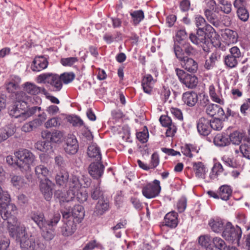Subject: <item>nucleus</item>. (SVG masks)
Instances as JSON below:
<instances>
[{
  "mask_svg": "<svg viewBox=\"0 0 250 250\" xmlns=\"http://www.w3.org/2000/svg\"><path fill=\"white\" fill-rule=\"evenodd\" d=\"M238 34L236 31L227 29L225 30L224 34V40L228 44L237 42L238 41Z\"/></svg>",
  "mask_w": 250,
  "mask_h": 250,
  "instance_id": "36",
  "label": "nucleus"
},
{
  "mask_svg": "<svg viewBox=\"0 0 250 250\" xmlns=\"http://www.w3.org/2000/svg\"><path fill=\"white\" fill-rule=\"evenodd\" d=\"M180 46L183 49V51L185 53V55H187L188 56H190V55L193 54L195 52L194 48L187 41L180 44Z\"/></svg>",
  "mask_w": 250,
  "mask_h": 250,
  "instance_id": "52",
  "label": "nucleus"
},
{
  "mask_svg": "<svg viewBox=\"0 0 250 250\" xmlns=\"http://www.w3.org/2000/svg\"><path fill=\"white\" fill-rule=\"evenodd\" d=\"M224 164L232 168H238L240 165L235 160L229 157H224L222 158Z\"/></svg>",
  "mask_w": 250,
  "mask_h": 250,
  "instance_id": "56",
  "label": "nucleus"
},
{
  "mask_svg": "<svg viewBox=\"0 0 250 250\" xmlns=\"http://www.w3.org/2000/svg\"><path fill=\"white\" fill-rule=\"evenodd\" d=\"M223 127V123L222 121L217 118H215L212 121H210V129L215 130H220Z\"/></svg>",
  "mask_w": 250,
  "mask_h": 250,
  "instance_id": "60",
  "label": "nucleus"
},
{
  "mask_svg": "<svg viewBox=\"0 0 250 250\" xmlns=\"http://www.w3.org/2000/svg\"><path fill=\"white\" fill-rule=\"evenodd\" d=\"M239 149L243 157L250 159V146L248 144H242L240 147Z\"/></svg>",
  "mask_w": 250,
  "mask_h": 250,
  "instance_id": "61",
  "label": "nucleus"
},
{
  "mask_svg": "<svg viewBox=\"0 0 250 250\" xmlns=\"http://www.w3.org/2000/svg\"><path fill=\"white\" fill-rule=\"evenodd\" d=\"M173 51L182 67L187 71L194 73L198 69V63L193 59L185 55L183 49L179 45H175Z\"/></svg>",
  "mask_w": 250,
  "mask_h": 250,
  "instance_id": "6",
  "label": "nucleus"
},
{
  "mask_svg": "<svg viewBox=\"0 0 250 250\" xmlns=\"http://www.w3.org/2000/svg\"><path fill=\"white\" fill-rule=\"evenodd\" d=\"M42 136L52 143L60 144L63 141L64 134L63 131L59 130H54L52 132L44 130L42 132Z\"/></svg>",
  "mask_w": 250,
  "mask_h": 250,
  "instance_id": "15",
  "label": "nucleus"
},
{
  "mask_svg": "<svg viewBox=\"0 0 250 250\" xmlns=\"http://www.w3.org/2000/svg\"><path fill=\"white\" fill-rule=\"evenodd\" d=\"M207 30H202L201 28L197 29L196 35L191 33L189 35V39L194 44L197 45L206 44L208 40L206 37Z\"/></svg>",
  "mask_w": 250,
  "mask_h": 250,
  "instance_id": "19",
  "label": "nucleus"
},
{
  "mask_svg": "<svg viewBox=\"0 0 250 250\" xmlns=\"http://www.w3.org/2000/svg\"><path fill=\"white\" fill-rule=\"evenodd\" d=\"M188 37V36L185 28L178 29L176 33L173 47L175 45L180 46V44L187 41Z\"/></svg>",
  "mask_w": 250,
  "mask_h": 250,
  "instance_id": "39",
  "label": "nucleus"
},
{
  "mask_svg": "<svg viewBox=\"0 0 250 250\" xmlns=\"http://www.w3.org/2000/svg\"><path fill=\"white\" fill-rule=\"evenodd\" d=\"M62 124L61 118L59 116H52L44 123V126L46 128L57 127L61 125Z\"/></svg>",
  "mask_w": 250,
  "mask_h": 250,
  "instance_id": "44",
  "label": "nucleus"
},
{
  "mask_svg": "<svg viewBox=\"0 0 250 250\" xmlns=\"http://www.w3.org/2000/svg\"><path fill=\"white\" fill-rule=\"evenodd\" d=\"M69 212L71 215L70 219L75 220V221L78 223L81 222L84 216V208L82 206L80 205L75 206L71 211Z\"/></svg>",
  "mask_w": 250,
  "mask_h": 250,
  "instance_id": "28",
  "label": "nucleus"
},
{
  "mask_svg": "<svg viewBox=\"0 0 250 250\" xmlns=\"http://www.w3.org/2000/svg\"><path fill=\"white\" fill-rule=\"evenodd\" d=\"M10 183L14 188L18 190L22 189L28 185L26 180L23 176L16 174L10 175Z\"/></svg>",
  "mask_w": 250,
  "mask_h": 250,
  "instance_id": "23",
  "label": "nucleus"
},
{
  "mask_svg": "<svg viewBox=\"0 0 250 250\" xmlns=\"http://www.w3.org/2000/svg\"><path fill=\"white\" fill-rule=\"evenodd\" d=\"M87 154L89 157L94 158L98 161L101 160L102 155L100 149L96 144H91L88 146Z\"/></svg>",
  "mask_w": 250,
  "mask_h": 250,
  "instance_id": "37",
  "label": "nucleus"
},
{
  "mask_svg": "<svg viewBox=\"0 0 250 250\" xmlns=\"http://www.w3.org/2000/svg\"><path fill=\"white\" fill-rule=\"evenodd\" d=\"M104 171V166L100 162L92 163L88 167L89 174L94 179H98L102 177Z\"/></svg>",
  "mask_w": 250,
  "mask_h": 250,
  "instance_id": "22",
  "label": "nucleus"
},
{
  "mask_svg": "<svg viewBox=\"0 0 250 250\" xmlns=\"http://www.w3.org/2000/svg\"><path fill=\"white\" fill-rule=\"evenodd\" d=\"M211 239L209 236L208 235H201L198 238L199 244L203 247L207 248L210 245Z\"/></svg>",
  "mask_w": 250,
  "mask_h": 250,
  "instance_id": "58",
  "label": "nucleus"
},
{
  "mask_svg": "<svg viewBox=\"0 0 250 250\" xmlns=\"http://www.w3.org/2000/svg\"><path fill=\"white\" fill-rule=\"evenodd\" d=\"M48 62L43 56H38L35 58L31 65V69L33 71H40L47 67Z\"/></svg>",
  "mask_w": 250,
  "mask_h": 250,
  "instance_id": "26",
  "label": "nucleus"
},
{
  "mask_svg": "<svg viewBox=\"0 0 250 250\" xmlns=\"http://www.w3.org/2000/svg\"><path fill=\"white\" fill-rule=\"evenodd\" d=\"M193 169L195 176L198 178L204 179L205 178L208 169L203 163L201 162L193 163Z\"/></svg>",
  "mask_w": 250,
  "mask_h": 250,
  "instance_id": "33",
  "label": "nucleus"
},
{
  "mask_svg": "<svg viewBox=\"0 0 250 250\" xmlns=\"http://www.w3.org/2000/svg\"><path fill=\"white\" fill-rule=\"evenodd\" d=\"M208 97L205 96L203 97L200 102L202 106L206 107L207 114L211 117L216 116L218 118H223L225 112L223 108L215 104H208Z\"/></svg>",
  "mask_w": 250,
  "mask_h": 250,
  "instance_id": "12",
  "label": "nucleus"
},
{
  "mask_svg": "<svg viewBox=\"0 0 250 250\" xmlns=\"http://www.w3.org/2000/svg\"><path fill=\"white\" fill-rule=\"evenodd\" d=\"M131 17L132 24L137 25L144 20L145 18L144 13L142 10H135L130 12Z\"/></svg>",
  "mask_w": 250,
  "mask_h": 250,
  "instance_id": "43",
  "label": "nucleus"
},
{
  "mask_svg": "<svg viewBox=\"0 0 250 250\" xmlns=\"http://www.w3.org/2000/svg\"><path fill=\"white\" fill-rule=\"evenodd\" d=\"M69 179V174L67 171H62L57 174L55 177L56 183L61 187H66Z\"/></svg>",
  "mask_w": 250,
  "mask_h": 250,
  "instance_id": "38",
  "label": "nucleus"
},
{
  "mask_svg": "<svg viewBox=\"0 0 250 250\" xmlns=\"http://www.w3.org/2000/svg\"><path fill=\"white\" fill-rule=\"evenodd\" d=\"M21 79L15 75L10 77L6 83V88L8 92L14 94L20 89Z\"/></svg>",
  "mask_w": 250,
  "mask_h": 250,
  "instance_id": "21",
  "label": "nucleus"
},
{
  "mask_svg": "<svg viewBox=\"0 0 250 250\" xmlns=\"http://www.w3.org/2000/svg\"><path fill=\"white\" fill-rule=\"evenodd\" d=\"M240 111L241 114L244 116L248 115L249 111H250V98L245 99L243 103L241 105Z\"/></svg>",
  "mask_w": 250,
  "mask_h": 250,
  "instance_id": "53",
  "label": "nucleus"
},
{
  "mask_svg": "<svg viewBox=\"0 0 250 250\" xmlns=\"http://www.w3.org/2000/svg\"><path fill=\"white\" fill-rule=\"evenodd\" d=\"M10 99L12 101L23 104V105L28 106V102L30 101L31 97L27 95L25 92L18 91L14 94H11Z\"/></svg>",
  "mask_w": 250,
  "mask_h": 250,
  "instance_id": "27",
  "label": "nucleus"
},
{
  "mask_svg": "<svg viewBox=\"0 0 250 250\" xmlns=\"http://www.w3.org/2000/svg\"><path fill=\"white\" fill-rule=\"evenodd\" d=\"M224 170L223 166L219 163H215L211 169L210 177L212 179H215L218 175L223 172Z\"/></svg>",
  "mask_w": 250,
  "mask_h": 250,
  "instance_id": "50",
  "label": "nucleus"
},
{
  "mask_svg": "<svg viewBox=\"0 0 250 250\" xmlns=\"http://www.w3.org/2000/svg\"><path fill=\"white\" fill-rule=\"evenodd\" d=\"M52 182L48 179L42 180L40 181V189L45 199L50 201L52 198Z\"/></svg>",
  "mask_w": 250,
  "mask_h": 250,
  "instance_id": "17",
  "label": "nucleus"
},
{
  "mask_svg": "<svg viewBox=\"0 0 250 250\" xmlns=\"http://www.w3.org/2000/svg\"><path fill=\"white\" fill-rule=\"evenodd\" d=\"M154 83L155 81L151 75L147 74L145 76L142 82V85L144 92L148 94L150 93Z\"/></svg>",
  "mask_w": 250,
  "mask_h": 250,
  "instance_id": "34",
  "label": "nucleus"
},
{
  "mask_svg": "<svg viewBox=\"0 0 250 250\" xmlns=\"http://www.w3.org/2000/svg\"><path fill=\"white\" fill-rule=\"evenodd\" d=\"M216 5V10H220L225 14H228L231 11V3L227 0H219L218 3Z\"/></svg>",
  "mask_w": 250,
  "mask_h": 250,
  "instance_id": "42",
  "label": "nucleus"
},
{
  "mask_svg": "<svg viewBox=\"0 0 250 250\" xmlns=\"http://www.w3.org/2000/svg\"><path fill=\"white\" fill-rule=\"evenodd\" d=\"M175 71L179 81L186 87L193 89L197 86L198 80L195 75L188 74L178 68H175Z\"/></svg>",
  "mask_w": 250,
  "mask_h": 250,
  "instance_id": "11",
  "label": "nucleus"
},
{
  "mask_svg": "<svg viewBox=\"0 0 250 250\" xmlns=\"http://www.w3.org/2000/svg\"><path fill=\"white\" fill-rule=\"evenodd\" d=\"M229 53L228 54L232 57L239 60L242 57V53L239 48L236 46H233L229 49Z\"/></svg>",
  "mask_w": 250,
  "mask_h": 250,
  "instance_id": "55",
  "label": "nucleus"
},
{
  "mask_svg": "<svg viewBox=\"0 0 250 250\" xmlns=\"http://www.w3.org/2000/svg\"><path fill=\"white\" fill-rule=\"evenodd\" d=\"M37 126L36 125V121H31L25 124L21 127V130L25 132L31 131L34 127Z\"/></svg>",
  "mask_w": 250,
  "mask_h": 250,
  "instance_id": "64",
  "label": "nucleus"
},
{
  "mask_svg": "<svg viewBox=\"0 0 250 250\" xmlns=\"http://www.w3.org/2000/svg\"><path fill=\"white\" fill-rule=\"evenodd\" d=\"M164 223L166 226L175 228L178 224L177 213L175 211L167 213L164 217Z\"/></svg>",
  "mask_w": 250,
  "mask_h": 250,
  "instance_id": "29",
  "label": "nucleus"
},
{
  "mask_svg": "<svg viewBox=\"0 0 250 250\" xmlns=\"http://www.w3.org/2000/svg\"><path fill=\"white\" fill-rule=\"evenodd\" d=\"M215 5L214 0H209L207 3L208 7L204 9V15L208 22L217 27L220 24V20L217 15L213 12Z\"/></svg>",
  "mask_w": 250,
  "mask_h": 250,
  "instance_id": "14",
  "label": "nucleus"
},
{
  "mask_svg": "<svg viewBox=\"0 0 250 250\" xmlns=\"http://www.w3.org/2000/svg\"><path fill=\"white\" fill-rule=\"evenodd\" d=\"M196 126L201 135L207 136L211 131L210 120L204 117H201L197 121Z\"/></svg>",
  "mask_w": 250,
  "mask_h": 250,
  "instance_id": "20",
  "label": "nucleus"
},
{
  "mask_svg": "<svg viewBox=\"0 0 250 250\" xmlns=\"http://www.w3.org/2000/svg\"><path fill=\"white\" fill-rule=\"evenodd\" d=\"M16 127L13 124H8L0 128V143L7 140L16 132Z\"/></svg>",
  "mask_w": 250,
  "mask_h": 250,
  "instance_id": "24",
  "label": "nucleus"
},
{
  "mask_svg": "<svg viewBox=\"0 0 250 250\" xmlns=\"http://www.w3.org/2000/svg\"><path fill=\"white\" fill-rule=\"evenodd\" d=\"M95 248L102 249V246L96 240H93L89 241L85 245L83 250H92Z\"/></svg>",
  "mask_w": 250,
  "mask_h": 250,
  "instance_id": "59",
  "label": "nucleus"
},
{
  "mask_svg": "<svg viewBox=\"0 0 250 250\" xmlns=\"http://www.w3.org/2000/svg\"><path fill=\"white\" fill-rule=\"evenodd\" d=\"M37 82L40 83L49 84L54 91H59L62 87V83L59 75L53 73H42L37 78Z\"/></svg>",
  "mask_w": 250,
  "mask_h": 250,
  "instance_id": "8",
  "label": "nucleus"
},
{
  "mask_svg": "<svg viewBox=\"0 0 250 250\" xmlns=\"http://www.w3.org/2000/svg\"><path fill=\"white\" fill-rule=\"evenodd\" d=\"M79 149V145L76 137L73 134H68L65 140V152L69 155L76 154Z\"/></svg>",
  "mask_w": 250,
  "mask_h": 250,
  "instance_id": "16",
  "label": "nucleus"
},
{
  "mask_svg": "<svg viewBox=\"0 0 250 250\" xmlns=\"http://www.w3.org/2000/svg\"><path fill=\"white\" fill-rule=\"evenodd\" d=\"M213 142L215 145L217 146H227L230 144V140H229V135L225 133L218 134L214 138Z\"/></svg>",
  "mask_w": 250,
  "mask_h": 250,
  "instance_id": "35",
  "label": "nucleus"
},
{
  "mask_svg": "<svg viewBox=\"0 0 250 250\" xmlns=\"http://www.w3.org/2000/svg\"><path fill=\"white\" fill-rule=\"evenodd\" d=\"M27 106L12 101L11 104L8 107V111L9 115L16 118H21L25 120L35 113L37 110L40 111L41 107L33 106L28 108Z\"/></svg>",
  "mask_w": 250,
  "mask_h": 250,
  "instance_id": "3",
  "label": "nucleus"
},
{
  "mask_svg": "<svg viewBox=\"0 0 250 250\" xmlns=\"http://www.w3.org/2000/svg\"><path fill=\"white\" fill-rule=\"evenodd\" d=\"M182 101L187 105L194 106L198 101V95L193 91L186 92L183 94Z\"/></svg>",
  "mask_w": 250,
  "mask_h": 250,
  "instance_id": "25",
  "label": "nucleus"
},
{
  "mask_svg": "<svg viewBox=\"0 0 250 250\" xmlns=\"http://www.w3.org/2000/svg\"><path fill=\"white\" fill-rule=\"evenodd\" d=\"M231 193L232 190L229 186L224 185L220 188L219 196L223 200H228L229 198Z\"/></svg>",
  "mask_w": 250,
  "mask_h": 250,
  "instance_id": "48",
  "label": "nucleus"
},
{
  "mask_svg": "<svg viewBox=\"0 0 250 250\" xmlns=\"http://www.w3.org/2000/svg\"><path fill=\"white\" fill-rule=\"evenodd\" d=\"M30 218L40 228L42 236L45 239L51 240L54 238L55 229L61 219L59 213H55L47 220L42 212L34 211L31 213Z\"/></svg>",
  "mask_w": 250,
  "mask_h": 250,
  "instance_id": "1",
  "label": "nucleus"
},
{
  "mask_svg": "<svg viewBox=\"0 0 250 250\" xmlns=\"http://www.w3.org/2000/svg\"><path fill=\"white\" fill-rule=\"evenodd\" d=\"M194 22L197 29H202L207 30L208 33H212L214 31V28L206 22L205 19L201 15H197L195 16Z\"/></svg>",
  "mask_w": 250,
  "mask_h": 250,
  "instance_id": "30",
  "label": "nucleus"
},
{
  "mask_svg": "<svg viewBox=\"0 0 250 250\" xmlns=\"http://www.w3.org/2000/svg\"><path fill=\"white\" fill-rule=\"evenodd\" d=\"M46 111L48 114L51 116H56L57 114L60 113L59 107L54 104H51L48 106L46 108Z\"/></svg>",
  "mask_w": 250,
  "mask_h": 250,
  "instance_id": "62",
  "label": "nucleus"
},
{
  "mask_svg": "<svg viewBox=\"0 0 250 250\" xmlns=\"http://www.w3.org/2000/svg\"><path fill=\"white\" fill-rule=\"evenodd\" d=\"M78 61L77 57H69L62 58L61 60V62L63 66H71Z\"/></svg>",
  "mask_w": 250,
  "mask_h": 250,
  "instance_id": "63",
  "label": "nucleus"
},
{
  "mask_svg": "<svg viewBox=\"0 0 250 250\" xmlns=\"http://www.w3.org/2000/svg\"><path fill=\"white\" fill-rule=\"evenodd\" d=\"M212 242L216 248L219 250H228V247L227 246L225 241L220 237H214L212 240Z\"/></svg>",
  "mask_w": 250,
  "mask_h": 250,
  "instance_id": "51",
  "label": "nucleus"
},
{
  "mask_svg": "<svg viewBox=\"0 0 250 250\" xmlns=\"http://www.w3.org/2000/svg\"><path fill=\"white\" fill-rule=\"evenodd\" d=\"M62 82L64 84H67L71 82L75 78V75L73 73H64L59 76Z\"/></svg>",
  "mask_w": 250,
  "mask_h": 250,
  "instance_id": "57",
  "label": "nucleus"
},
{
  "mask_svg": "<svg viewBox=\"0 0 250 250\" xmlns=\"http://www.w3.org/2000/svg\"><path fill=\"white\" fill-rule=\"evenodd\" d=\"M24 90L31 95H36L41 92L43 89L33 83L26 82L22 85Z\"/></svg>",
  "mask_w": 250,
  "mask_h": 250,
  "instance_id": "41",
  "label": "nucleus"
},
{
  "mask_svg": "<svg viewBox=\"0 0 250 250\" xmlns=\"http://www.w3.org/2000/svg\"><path fill=\"white\" fill-rule=\"evenodd\" d=\"M244 137V134L238 131H234L229 135L230 143L231 142L233 144L237 145L241 143Z\"/></svg>",
  "mask_w": 250,
  "mask_h": 250,
  "instance_id": "47",
  "label": "nucleus"
},
{
  "mask_svg": "<svg viewBox=\"0 0 250 250\" xmlns=\"http://www.w3.org/2000/svg\"><path fill=\"white\" fill-rule=\"evenodd\" d=\"M221 88L219 86L218 89L216 91L213 85L209 87V93L212 100L221 104H224V100L221 94Z\"/></svg>",
  "mask_w": 250,
  "mask_h": 250,
  "instance_id": "31",
  "label": "nucleus"
},
{
  "mask_svg": "<svg viewBox=\"0 0 250 250\" xmlns=\"http://www.w3.org/2000/svg\"><path fill=\"white\" fill-rule=\"evenodd\" d=\"M90 195L93 200H97L103 196V191L100 188V182L92 186L90 190Z\"/></svg>",
  "mask_w": 250,
  "mask_h": 250,
  "instance_id": "46",
  "label": "nucleus"
},
{
  "mask_svg": "<svg viewBox=\"0 0 250 250\" xmlns=\"http://www.w3.org/2000/svg\"><path fill=\"white\" fill-rule=\"evenodd\" d=\"M223 60L225 66L229 69L235 68L237 66L239 61L238 60L228 55L224 57Z\"/></svg>",
  "mask_w": 250,
  "mask_h": 250,
  "instance_id": "49",
  "label": "nucleus"
},
{
  "mask_svg": "<svg viewBox=\"0 0 250 250\" xmlns=\"http://www.w3.org/2000/svg\"><path fill=\"white\" fill-rule=\"evenodd\" d=\"M208 225L211 230L216 233L221 232L225 229L223 221L218 217L211 218L208 221Z\"/></svg>",
  "mask_w": 250,
  "mask_h": 250,
  "instance_id": "32",
  "label": "nucleus"
},
{
  "mask_svg": "<svg viewBox=\"0 0 250 250\" xmlns=\"http://www.w3.org/2000/svg\"><path fill=\"white\" fill-rule=\"evenodd\" d=\"M109 204L104 199H100L96 205L94 213L97 215H102L108 209Z\"/></svg>",
  "mask_w": 250,
  "mask_h": 250,
  "instance_id": "40",
  "label": "nucleus"
},
{
  "mask_svg": "<svg viewBox=\"0 0 250 250\" xmlns=\"http://www.w3.org/2000/svg\"><path fill=\"white\" fill-rule=\"evenodd\" d=\"M160 181L154 180L152 183H148L143 186L142 192L143 196L147 199H151L157 196L161 191Z\"/></svg>",
  "mask_w": 250,
  "mask_h": 250,
  "instance_id": "13",
  "label": "nucleus"
},
{
  "mask_svg": "<svg viewBox=\"0 0 250 250\" xmlns=\"http://www.w3.org/2000/svg\"><path fill=\"white\" fill-rule=\"evenodd\" d=\"M159 121L162 126L167 128L166 132V136L167 137L173 136L176 132L177 127L172 122L171 118L167 115H162Z\"/></svg>",
  "mask_w": 250,
  "mask_h": 250,
  "instance_id": "18",
  "label": "nucleus"
},
{
  "mask_svg": "<svg viewBox=\"0 0 250 250\" xmlns=\"http://www.w3.org/2000/svg\"><path fill=\"white\" fill-rule=\"evenodd\" d=\"M237 16L238 18L243 21H247L250 17L249 13L247 8L236 10Z\"/></svg>",
  "mask_w": 250,
  "mask_h": 250,
  "instance_id": "54",
  "label": "nucleus"
},
{
  "mask_svg": "<svg viewBox=\"0 0 250 250\" xmlns=\"http://www.w3.org/2000/svg\"><path fill=\"white\" fill-rule=\"evenodd\" d=\"M91 183V180L88 177L82 175V178L76 175L72 174L69 182V198L67 201H72L76 199L78 202L83 203L87 200L88 195L82 188H87Z\"/></svg>",
  "mask_w": 250,
  "mask_h": 250,
  "instance_id": "2",
  "label": "nucleus"
},
{
  "mask_svg": "<svg viewBox=\"0 0 250 250\" xmlns=\"http://www.w3.org/2000/svg\"><path fill=\"white\" fill-rule=\"evenodd\" d=\"M63 224L60 228V232L64 237L72 235L77 229L75 220L70 219L71 215L68 211H62Z\"/></svg>",
  "mask_w": 250,
  "mask_h": 250,
  "instance_id": "10",
  "label": "nucleus"
},
{
  "mask_svg": "<svg viewBox=\"0 0 250 250\" xmlns=\"http://www.w3.org/2000/svg\"><path fill=\"white\" fill-rule=\"evenodd\" d=\"M242 233L241 229L239 227H234L231 223L228 222L225 226L222 236L226 240L232 243H236L239 246Z\"/></svg>",
  "mask_w": 250,
  "mask_h": 250,
  "instance_id": "7",
  "label": "nucleus"
},
{
  "mask_svg": "<svg viewBox=\"0 0 250 250\" xmlns=\"http://www.w3.org/2000/svg\"><path fill=\"white\" fill-rule=\"evenodd\" d=\"M14 155L17 159V167L22 172L30 170L36 160L35 156L26 149L19 150L14 152Z\"/></svg>",
  "mask_w": 250,
  "mask_h": 250,
  "instance_id": "5",
  "label": "nucleus"
},
{
  "mask_svg": "<svg viewBox=\"0 0 250 250\" xmlns=\"http://www.w3.org/2000/svg\"><path fill=\"white\" fill-rule=\"evenodd\" d=\"M18 214L16 206L10 202L6 204L4 208L3 214H1V218L7 220L8 224V229L9 234L16 235L15 230L19 226H22L18 220L17 215Z\"/></svg>",
  "mask_w": 250,
  "mask_h": 250,
  "instance_id": "4",
  "label": "nucleus"
},
{
  "mask_svg": "<svg viewBox=\"0 0 250 250\" xmlns=\"http://www.w3.org/2000/svg\"><path fill=\"white\" fill-rule=\"evenodd\" d=\"M16 235L10 234V235L20 242L21 247L24 249H30L32 250L34 242V237L30 236L27 238L25 231V228L24 225L19 226L15 230Z\"/></svg>",
  "mask_w": 250,
  "mask_h": 250,
  "instance_id": "9",
  "label": "nucleus"
},
{
  "mask_svg": "<svg viewBox=\"0 0 250 250\" xmlns=\"http://www.w3.org/2000/svg\"><path fill=\"white\" fill-rule=\"evenodd\" d=\"M35 173L38 178L42 180L48 179L47 178L49 171L47 168L43 165H39L35 167Z\"/></svg>",
  "mask_w": 250,
  "mask_h": 250,
  "instance_id": "45",
  "label": "nucleus"
}]
</instances>
